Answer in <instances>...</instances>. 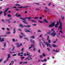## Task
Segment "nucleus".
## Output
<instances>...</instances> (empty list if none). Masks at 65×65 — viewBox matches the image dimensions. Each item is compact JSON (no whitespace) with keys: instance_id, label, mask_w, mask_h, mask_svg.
<instances>
[{"instance_id":"nucleus-12","label":"nucleus","mask_w":65,"mask_h":65,"mask_svg":"<svg viewBox=\"0 0 65 65\" xmlns=\"http://www.w3.org/2000/svg\"><path fill=\"white\" fill-rule=\"evenodd\" d=\"M24 30H25V31L26 32H30V30L28 29H24Z\"/></svg>"},{"instance_id":"nucleus-42","label":"nucleus","mask_w":65,"mask_h":65,"mask_svg":"<svg viewBox=\"0 0 65 65\" xmlns=\"http://www.w3.org/2000/svg\"><path fill=\"white\" fill-rule=\"evenodd\" d=\"M5 21H7L8 22H9V21L8 19H6Z\"/></svg>"},{"instance_id":"nucleus-6","label":"nucleus","mask_w":65,"mask_h":65,"mask_svg":"<svg viewBox=\"0 0 65 65\" xmlns=\"http://www.w3.org/2000/svg\"><path fill=\"white\" fill-rule=\"evenodd\" d=\"M59 22L58 21H57V24H55V28H57V27L58 28L59 27H58V26H59Z\"/></svg>"},{"instance_id":"nucleus-13","label":"nucleus","mask_w":65,"mask_h":65,"mask_svg":"<svg viewBox=\"0 0 65 65\" xmlns=\"http://www.w3.org/2000/svg\"><path fill=\"white\" fill-rule=\"evenodd\" d=\"M13 34H15L16 32V31L15 30V28H14L13 29Z\"/></svg>"},{"instance_id":"nucleus-36","label":"nucleus","mask_w":65,"mask_h":65,"mask_svg":"<svg viewBox=\"0 0 65 65\" xmlns=\"http://www.w3.org/2000/svg\"><path fill=\"white\" fill-rule=\"evenodd\" d=\"M22 45V44L21 43H20V45L18 46V47H19L20 46H21V45Z\"/></svg>"},{"instance_id":"nucleus-45","label":"nucleus","mask_w":65,"mask_h":65,"mask_svg":"<svg viewBox=\"0 0 65 65\" xmlns=\"http://www.w3.org/2000/svg\"><path fill=\"white\" fill-rule=\"evenodd\" d=\"M14 9L17 10V11H19V10H20V9Z\"/></svg>"},{"instance_id":"nucleus-35","label":"nucleus","mask_w":65,"mask_h":65,"mask_svg":"<svg viewBox=\"0 0 65 65\" xmlns=\"http://www.w3.org/2000/svg\"><path fill=\"white\" fill-rule=\"evenodd\" d=\"M6 43H4V47H5V46H6Z\"/></svg>"},{"instance_id":"nucleus-38","label":"nucleus","mask_w":65,"mask_h":65,"mask_svg":"<svg viewBox=\"0 0 65 65\" xmlns=\"http://www.w3.org/2000/svg\"><path fill=\"white\" fill-rule=\"evenodd\" d=\"M44 62H46V61H47V59H46V58H45L44 59Z\"/></svg>"},{"instance_id":"nucleus-4","label":"nucleus","mask_w":65,"mask_h":65,"mask_svg":"<svg viewBox=\"0 0 65 65\" xmlns=\"http://www.w3.org/2000/svg\"><path fill=\"white\" fill-rule=\"evenodd\" d=\"M56 34V33L55 32V31H54L52 33H51L50 34V35H52V36L53 37L55 36Z\"/></svg>"},{"instance_id":"nucleus-52","label":"nucleus","mask_w":65,"mask_h":65,"mask_svg":"<svg viewBox=\"0 0 65 65\" xmlns=\"http://www.w3.org/2000/svg\"><path fill=\"white\" fill-rule=\"evenodd\" d=\"M27 56H28V55H29L30 54H28V52H27Z\"/></svg>"},{"instance_id":"nucleus-57","label":"nucleus","mask_w":65,"mask_h":65,"mask_svg":"<svg viewBox=\"0 0 65 65\" xmlns=\"http://www.w3.org/2000/svg\"><path fill=\"white\" fill-rule=\"evenodd\" d=\"M51 3H50L48 4V6H50V5H51Z\"/></svg>"},{"instance_id":"nucleus-9","label":"nucleus","mask_w":65,"mask_h":65,"mask_svg":"<svg viewBox=\"0 0 65 65\" xmlns=\"http://www.w3.org/2000/svg\"><path fill=\"white\" fill-rule=\"evenodd\" d=\"M1 37H0V41H1V42H3V41H4V38H3L1 40Z\"/></svg>"},{"instance_id":"nucleus-58","label":"nucleus","mask_w":65,"mask_h":65,"mask_svg":"<svg viewBox=\"0 0 65 65\" xmlns=\"http://www.w3.org/2000/svg\"><path fill=\"white\" fill-rule=\"evenodd\" d=\"M32 25H33L34 26H36V24H32Z\"/></svg>"},{"instance_id":"nucleus-18","label":"nucleus","mask_w":65,"mask_h":65,"mask_svg":"<svg viewBox=\"0 0 65 65\" xmlns=\"http://www.w3.org/2000/svg\"><path fill=\"white\" fill-rule=\"evenodd\" d=\"M8 9H9V8H8L6 9V10H5L4 11V12H7L8 10Z\"/></svg>"},{"instance_id":"nucleus-21","label":"nucleus","mask_w":65,"mask_h":65,"mask_svg":"<svg viewBox=\"0 0 65 65\" xmlns=\"http://www.w3.org/2000/svg\"><path fill=\"white\" fill-rule=\"evenodd\" d=\"M44 22H46V23H48V22H47V21L45 19H44Z\"/></svg>"},{"instance_id":"nucleus-40","label":"nucleus","mask_w":65,"mask_h":65,"mask_svg":"<svg viewBox=\"0 0 65 65\" xmlns=\"http://www.w3.org/2000/svg\"><path fill=\"white\" fill-rule=\"evenodd\" d=\"M36 50V48H35V47H34V49H33V51H35Z\"/></svg>"},{"instance_id":"nucleus-24","label":"nucleus","mask_w":65,"mask_h":65,"mask_svg":"<svg viewBox=\"0 0 65 65\" xmlns=\"http://www.w3.org/2000/svg\"><path fill=\"white\" fill-rule=\"evenodd\" d=\"M15 49V47H14V46H13V49H12V51H13V50H14Z\"/></svg>"},{"instance_id":"nucleus-64","label":"nucleus","mask_w":65,"mask_h":65,"mask_svg":"<svg viewBox=\"0 0 65 65\" xmlns=\"http://www.w3.org/2000/svg\"><path fill=\"white\" fill-rule=\"evenodd\" d=\"M7 30H8V31H9V30H10L8 28H7Z\"/></svg>"},{"instance_id":"nucleus-46","label":"nucleus","mask_w":65,"mask_h":65,"mask_svg":"<svg viewBox=\"0 0 65 65\" xmlns=\"http://www.w3.org/2000/svg\"><path fill=\"white\" fill-rule=\"evenodd\" d=\"M19 31H22V29L20 28H19L18 29Z\"/></svg>"},{"instance_id":"nucleus-59","label":"nucleus","mask_w":65,"mask_h":65,"mask_svg":"<svg viewBox=\"0 0 65 65\" xmlns=\"http://www.w3.org/2000/svg\"><path fill=\"white\" fill-rule=\"evenodd\" d=\"M39 19H40V20H41V19H42V17H39Z\"/></svg>"},{"instance_id":"nucleus-7","label":"nucleus","mask_w":65,"mask_h":65,"mask_svg":"<svg viewBox=\"0 0 65 65\" xmlns=\"http://www.w3.org/2000/svg\"><path fill=\"white\" fill-rule=\"evenodd\" d=\"M29 7V6L28 7L27 6H25L24 7L21 6L20 7H18V8H27V7Z\"/></svg>"},{"instance_id":"nucleus-50","label":"nucleus","mask_w":65,"mask_h":65,"mask_svg":"<svg viewBox=\"0 0 65 65\" xmlns=\"http://www.w3.org/2000/svg\"><path fill=\"white\" fill-rule=\"evenodd\" d=\"M40 58H42V55H40Z\"/></svg>"},{"instance_id":"nucleus-22","label":"nucleus","mask_w":65,"mask_h":65,"mask_svg":"<svg viewBox=\"0 0 65 65\" xmlns=\"http://www.w3.org/2000/svg\"><path fill=\"white\" fill-rule=\"evenodd\" d=\"M52 52H59V51H55V49H54L53 51Z\"/></svg>"},{"instance_id":"nucleus-8","label":"nucleus","mask_w":65,"mask_h":65,"mask_svg":"<svg viewBox=\"0 0 65 65\" xmlns=\"http://www.w3.org/2000/svg\"><path fill=\"white\" fill-rule=\"evenodd\" d=\"M47 44H46L47 45V46H49L50 47H51V48H52V45H51V44H50L49 43H48V44H47Z\"/></svg>"},{"instance_id":"nucleus-15","label":"nucleus","mask_w":65,"mask_h":65,"mask_svg":"<svg viewBox=\"0 0 65 65\" xmlns=\"http://www.w3.org/2000/svg\"><path fill=\"white\" fill-rule=\"evenodd\" d=\"M8 58H7V60H8V59H9V58H10L11 57L10 56V54H8Z\"/></svg>"},{"instance_id":"nucleus-33","label":"nucleus","mask_w":65,"mask_h":65,"mask_svg":"<svg viewBox=\"0 0 65 65\" xmlns=\"http://www.w3.org/2000/svg\"><path fill=\"white\" fill-rule=\"evenodd\" d=\"M22 60H23L24 58H25V57H22L21 58Z\"/></svg>"},{"instance_id":"nucleus-44","label":"nucleus","mask_w":65,"mask_h":65,"mask_svg":"<svg viewBox=\"0 0 65 65\" xmlns=\"http://www.w3.org/2000/svg\"><path fill=\"white\" fill-rule=\"evenodd\" d=\"M38 22H39V23H43V22L41 21H38Z\"/></svg>"},{"instance_id":"nucleus-41","label":"nucleus","mask_w":65,"mask_h":65,"mask_svg":"<svg viewBox=\"0 0 65 65\" xmlns=\"http://www.w3.org/2000/svg\"><path fill=\"white\" fill-rule=\"evenodd\" d=\"M15 5V6H17V5H18V6H21L20 5V4H17Z\"/></svg>"},{"instance_id":"nucleus-2","label":"nucleus","mask_w":65,"mask_h":65,"mask_svg":"<svg viewBox=\"0 0 65 65\" xmlns=\"http://www.w3.org/2000/svg\"><path fill=\"white\" fill-rule=\"evenodd\" d=\"M19 27H21L22 28H23L24 27H25L26 28H29L31 27V25H22L21 24H20L19 26Z\"/></svg>"},{"instance_id":"nucleus-54","label":"nucleus","mask_w":65,"mask_h":65,"mask_svg":"<svg viewBox=\"0 0 65 65\" xmlns=\"http://www.w3.org/2000/svg\"><path fill=\"white\" fill-rule=\"evenodd\" d=\"M24 56H27V54H26V53H24Z\"/></svg>"},{"instance_id":"nucleus-3","label":"nucleus","mask_w":65,"mask_h":65,"mask_svg":"<svg viewBox=\"0 0 65 65\" xmlns=\"http://www.w3.org/2000/svg\"><path fill=\"white\" fill-rule=\"evenodd\" d=\"M55 22L54 21L52 23H51V25H49V27H53V26H55Z\"/></svg>"},{"instance_id":"nucleus-63","label":"nucleus","mask_w":65,"mask_h":65,"mask_svg":"<svg viewBox=\"0 0 65 65\" xmlns=\"http://www.w3.org/2000/svg\"><path fill=\"white\" fill-rule=\"evenodd\" d=\"M34 19H38V18L37 17H35V18H34Z\"/></svg>"},{"instance_id":"nucleus-16","label":"nucleus","mask_w":65,"mask_h":65,"mask_svg":"<svg viewBox=\"0 0 65 65\" xmlns=\"http://www.w3.org/2000/svg\"><path fill=\"white\" fill-rule=\"evenodd\" d=\"M31 56H32V55H29L28 56V57L25 59V60H27V59H28L29 58V57H30Z\"/></svg>"},{"instance_id":"nucleus-11","label":"nucleus","mask_w":65,"mask_h":65,"mask_svg":"<svg viewBox=\"0 0 65 65\" xmlns=\"http://www.w3.org/2000/svg\"><path fill=\"white\" fill-rule=\"evenodd\" d=\"M58 28H60V29H61V31L62 30V25H61V24L60 25H59V27H58Z\"/></svg>"},{"instance_id":"nucleus-29","label":"nucleus","mask_w":65,"mask_h":65,"mask_svg":"<svg viewBox=\"0 0 65 65\" xmlns=\"http://www.w3.org/2000/svg\"><path fill=\"white\" fill-rule=\"evenodd\" d=\"M19 36L20 38H23V36H22L20 35Z\"/></svg>"},{"instance_id":"nucleus-1","label":"nucleus","mask_w":65,"mask_h":65,"mask_svg":"<svg viewBox=\"0 0 65 65\" xmlns=\"http://www.w3.org/2000/svg\"><path fill=\"white\" fill-rule=\"evenodd\" d=\"M20 19H21V20H24L23 21V22L24 23V24H28V23L26 22V19H31L32 18L31 17H26L25 18L20 17Z\"/></svg>"},{"instance_id":"nucleus-60","label":"nucleus","mask_w":65,"mask_h":65,"mask_svg":"<svg viewBox=\"0 0 65 65\" xmlns=\"http://www.w3.org/2000/svg\"><path fill=\"white\" fill-rule=\"evenodd\" d=\"M12 23H16V21H15L14 22H12Z\"/></svg>"},{"instance_id":"nucleus-10","label":"nucleus","mask_w":65,"mask_h":65,"mask_svg":"<svg viewBox=\"0 0 65 65\" xmlns=\"http://www.w3.org/2000/svg\"><path fill=\"white\" fill-rule=\"evenodd\" d=\"M41 43H42V45H43V47H45V46H44V44H43V43H42V42H40V43L39 44L40 45V46H41Z\"/></svg>"},{"instance_id":"nucleus-17","label":"nucleus","mask_w":65,"mask_h":65,"mask_svg":"<svg viewBox=\"0 0 65 65\" xmlns=\"http://www.w3.org/2000/svg\"><path fill=\"white\" fill-rule=\"evenodd\" d=\"M52 45L53 46V47H57V45H56L54 44H52Z\"/></svg>"},{"instance_id":"nucleus-47","label":"nucleus","mask_w":65,"mask_h":65,"mask_svg":"<svg viewBox=\"0 0 65 65\" xmlns=\"http://www.w3.org/2000/svg\"><path fill=\"white\" fill-rule=\"evenodd\" d=\"M49 36H47V40H49Z\"/></svg>"},{"instance_id":"nucleus-20","label":"nucleus","mask_w":65,"mask_h":65,"mask_svg":"<svg viewBox=\"0 0 65 65\" xmlns=\"http://www.w3.org/2000/svg\"><path fill=\"white\" fill-rule=\"evenodd\" d=\"M42 41H43L44 43H45V44H47V42H45V41H44V39H42Z\"/></svg>"},{"instance_id":"nucleus-27","label":"nucleus","mask_w":65,"mask_h":65,"mask_svg":"<svg viewBox=\"0 0 65 65\" xmlns=\"http://www.w3.org/2000/svg\"><path fill=\"white\" fill-rule=\"evenodd\" d=\"M17 17H21V15L19 14L17 16Z\"/></svg>"},{"instance_id":"nucleus-14","label":"nucleus","mask_w":65,"mask_h":65,"mask_svg":"<svg viewBox=\"0 0 65 65\" xmlns=\"http://www.w3.org/2000/svg\"><path fill=\"white\" fill-rule=\"evenodd\" d=\"M28 20L30 21H31V22H33V23H36V21L34 20H30V19H28Z\"/></svg>"},{"instance_id":"nucleus-48","label":"nucleus","mask_w":65,"mask_h":65,"mask_svg":"<svg viewBox=\"0 0 65 65\" xmlns=\"http://www.w3.org/2000/svg\"><path fill=\"white\" fill-rule=\"evenodd\" d=\"M24 63L25 64H27V63H28V62H27V61L24 62Z\"/></svg>"},{"instance_id":"nucleus-28","label":"nucleus","mask_w":65,"mask_h":65,"mask_svg":"<svg viewBox=\"0 0 65 65\" xmlns=\"http://www.w3.org/2000/svg\"><path fill=\"white\" fill-rule=\"evenodd\" d=\"M24 39H27L28 41H29V39H28V38H26V37H25L24 38Z\"/></svg>"},{"instance_id":"nucleus-30","label":"nucleus","mask_w":65,"mask_h":65,"mask_svg":"<svg viewBox=\"0 0 65 65\" xmlns=\"http://www.w3.org/2000/svg\"><path fill=\"white\" fill-rule=\"evenodd\" d=\"M38 52L39 53H40L41 51H40V49H39L38 51Z\"/></svg>"},{"instance_id":"nucleus-43","label":"nucleus","mask_w":65,"mask_h":65,"mask_svg":"<svg viewBox=\"0 0 65 65\" xmlns=\"http://www.w3.org/2000/svg\"><path fill=\"white\" fill-rule=\"evenodd\" d=\"M17 56V54H14L13 55V56Z\"/></svg>"},{"instance_id":"nucleus-56","label":"nucleus","mask_w":65,"mask_h":65,"mask_svg":"<svg viewBox=\"0 0 65 65\" xmlns=\"http://www.w3.org/2000/svg\"><path fill=\"white\" fill-rule=\"evenodd\" d=\"M4 16H6V13H4Z\"/></svg>"},{"instance_id":"nucleus-5","label":"nucleus","mask_w":65,"mask_h":65,"mask_svg":"<svg viewBox=\"0 0 65 65\" xmlns=\"http://www.w3.org/2000/svg\"><path fill=\"white\" fill-rule=\"evenodd\" d=\"M33 44H31V47H29V49H30L31 48H32V47H34V43H35V42L34 41H33Z\"/></svg>"},{"instance_id":"nucleus-37","label":"nucleus","mask_w":65,"mask_h":65,"mask_svg":"<svg viewBox=\"0 0 65 65\" xmlns=\"http://www.w3.org/2000/svg\"><path fill=\"white\" fill-rule=\"evenodd\" d=\"M11 63L12 64H13V63H14V61H12L11 62Z\"/></svg>"},{"instance_id":"nucleus-39","label":"nucleus","mask_w":65,"mask_h":65,"mask_svg":"<svg viewBox=\"0 0 65 65\" xmlns=\"http://www.w3.org/2000/svg\"><path fill=\"white\" fill-rule=\"evenodd\" d=\"M24 48H22V50H21V51H22V52H23V51H24Z\"/></svg>"},{"instance_id":"nucleus-61","label":"nucleus","mask_w":65,"mask_h":65,"mask_svg":"<svg viewBox=\"0 0 65 65\" xmlns=\"http://www.w3.org/2000/svg\"><path fill=\"white\" fill-rule=\"evenodd\" d=\"M2 13H3V12H2V11H1L0 13V14H1Z\"/></svg>"},{"instance_id":"nucleus-34","label":"nucleus","mask_w":65,"mask_h":65,"mask_svg":"<svg viewBox=\"0 0 65 65\" xmlns=\"http://www.w3.org/2000/svg\"><path fill=\"white\" fill-rule=\"evenodd\" d=\"M59 23H60V25H62V23H61V21H60V20H59Z\"/></svg>"},{"instance_id":"nucleus-49","label":"nucleus","mask_w":65,"mask_h":65,"mask_svg":"<svg viewBox=\"0 0 65 65\" xmlns=\"http://www.w3.org/2000/svg\"><path fill=\"white\" fill-rule=\"evenodd\" d=\"M47 34H51V32H47Z\"/></svg>"},{"instance_id":"nucleus-51","label":"nucleus","mask_w":65,"mask_h":65,"mask_svg":"<svg viewBox=\"0 0 65 65\" xmlns=\"http://www.w3.org/2000/svg\"><path fill=\"white\" fill-rule=\"evenodd\" d=\"M30 41L31 43H32V42H33V41H32V39H30Z\"/></svg>"},{"instance_id":"nucleus-23","label":"nucleus","mask_w":65,"mask_h":65,"mask_svg":"<svg viewBox=\"0 0 65 65\" xmlns=\"http://www.w3.org/2000/svg\"><path fill=\"white\" fill-rule=\"evenodd\" d=\"M6 34H10V32H6Z\"/></svg>"},{"instance_id":"nucleus-19","label":"nucleus","mask_w":65,"mask_h":65,"mask_svg":"<svg viewBox=\"0 0 65 65\" xmlns=\"http://www.w3.org/2000/svg\"><path fill=\"white\" fill-rule=\"evenodd\" d=\"M30 38L32 39H34V38H35V37L34 36H31L30 37Z\"/></svg>"},{"instance_id":"nucleus-31","label":"nucleus","mask_w":65,"mask_h":65,"mask_svg":"<svg viewBox=\"0 0 65 65\" xmlns=\"http://www.w3.org/2000/svg\"><path fill=\"white\" fill-rule=\"evenodd\" d=\"M42 55H43V57H45V56H46L45 54H44V53L42 54Z\"/></svg>"},{"instance_id":"nucleus-62","label":"nucleus","mask_w":65,"mask_h":65,"mask_svg":"<svg viewBox=\"0 0 65 65\" xmlns=\"http://www.w3.org/2000/svg\"><path fill=\"white\" fill-rule=\"evenodd\" d=\"M61 19L63 20L64 19V17L63 16L61 18Z\"/></svg>"},{"instance_id":"nucleus-32","label":"nucleus","mask_w":65,"mask_h":65,"mask_svg":"<svg viewBox=\"0 0 65 65\" xmlns=\"http://www.w3.org/2000/svg\"><path fill=\"white\" fill-rule=\"evenodd\" d=\"M12 40L13 42H15V40L14 39H12Z\"/></svg>"},{"instance_id":"nucleus-25","label":"nucleus","mask_w":65,"mask_h":65,"mask_svg":"<svg viewBox=\"0 0 65 65\" xmlns=\"http://www.w3.org/2000/svg\"><path fill=\"white\" fill-rule=\"evenodd\" d=\"M7 16L8 17H9V18H10L11 17V15L10 14H8L7 15Z\"/></svg>"},{"instance_id":"nucleus-26","label":"nucleus","mask_w":65,"mask_h":65,"mask_svg":"<svg viewBox=\"0 0 65 65\" xmlns=\"http://www.w3.org/2000/svg\"><path fill=\"white\" fill-rule=\"evenodd\" d=\"M48 40V42H49V43H51V40L49 39Z\"/></svg>"},{"instance_id":"nucleus-55","label":"nucleus","mask_w":65,"mask_h":65,"mask_svg":"<svg viewBox=\"0 0 65 65\" xmlns=\"http://www.w3.org/2000/svg\"><path fill=\"white\" fill-rule=\"evenodd\" d=\"M38 32H41V31L39 30H38Z\"/></svg>"},{"instance_id":"nucleus-53","label":"nucleus","mask_w":65,"mask_h":65,"mask_svg":"<svg viewBox=\"0 0 65 65\" xmlns=\"http://www.w3.org/2000/svg\"><path fill=\"white\" fill-rule=\"evenodd\" d=\"M30 59H28V60H30V59H31V60H32V58L31 57H30Z\"/></svg>"}]
</instances>
